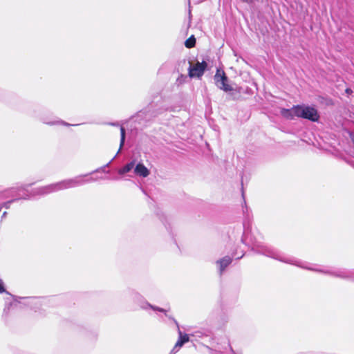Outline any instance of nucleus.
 I'll list each match as a JSON object with an SVG mask.
<instances>
[{
  "label": "nucleus",
  "instance_id": "f257e3e1",
  "mask_svg": "<svg viewBox=\"0 0 354 354\" xmlns=\"http://www.w3.org/2000/svg\"><path fill=\"white\" fill-rule=\"evenodd\" d=\"M252 250L255 252L272 258L281 262L292 264L309 270L330 274L336 277L346 278L347 276L342 271H332L328 269H318L313 267H306L301 262L292 257H284L280 252L270 245L266 244L261 239L250 238Z\"/></svg>",
  "mask_w": 354,
  "mask_h": 354
},
{
  "label": "nucleus",
  "instance_id": "f03ea898",
  "mask_svg": "<svg viewBox=\"0 0 354 354\" xmlns=\"http://www.w3.org/2000/svg\"><path fill=\"white\" fill-rule=\"evenodd\" d=\"M87 176L88 174L84 176H78L73 178L66 179L55 183L48 185L46 186L40 187L32 190L30 194L32 196H45L64 189L80 186L85 183L95 180V179L93 178H90L86 180H84L82 178L83 177Z\"/></svg>",
  "mask_w": 354,
  "mask_h": 354
},
{
  "label": "nucleus",
  "instance_id": "7ed1b4c3",
  "mask_svg": "<svg viewBox=\"0 0 354 354\" xmlns=\"http://www.w3.org/2000/svg\"><path fill=\"white\" fill-rule=\"evenodd\" d=\"M296 117L307 119L312 122H317L319 115L317 110L313 106L305 105H296Z\"/></svg>",
  "mask_w": 354,
  "mask_h": 354
},
{
  "label": "nucleus",
  "instance_id": "20e7f679",
  "mask_svg": "<svg viewBox=\"0 0 354 354\" xmlns=\"http://www.w3.org/2000/svg\"><path fill=\"white\" fill-rule=\"evenodd\" d=\"M133 301L137 304L140 308L144 310L151 309L154 311H158L160 313H165L166 310L164 308L151 305L149 304L141 295L138 292H134L132 295Z\"/></svg>",
  "mask_w": 354,
  "mask_h": 354
},
{
  "label": "nucleus",
  "instance_id": "39448f33",
  "mask_svg": "<svg viewBox=\"0 0 354 354\" xmlns=\"http://www.w3.org/2000/svg\"><path fill=\"white\" fill-rule=\"evenodd\" d=\"M188 63V72L190 77H201L207 66V64L205 61L201 62L197 61L195 64H193L191 62Z\"/></svg>",
  "mask_w": 354,
  "mask_h": 354
},
{
  "label": "nucleus",
  "instance_id": "423d86ee",
  "mask_svg": "<svg viewBox=\"0 0 354 354\" xmlns=\"http://www.w3.org/2000/svg\"><path fill=\"white\" fill-rule=\"evenodd\" d=\"M214 80L216 85L220 89L223 90L225 92L232 91V87L227 83V77L223 71L217 69L214 75Z\"/></svg>",
  "mask_w": 354,
  "mask_h": 354
},
{
  "label": "nucleus",
  "instance_id": "0eeeda50",
  "mask_svg": "<svg viewBox=\"0 0 354 354\" xmlns=\"http://www.w3.org/2000/svg\"><path fill=\"white\" fill-rule=\"evenodd\" d=\"M232 259L229 256H225L216 261V265L220 275H222L225 268L232 263Z\"/></svg>",
  "mask_w": 354,
  "mask_h": 354
},
{
  "label": "nucleus",
  "instance_id": "6e6552de",
  "mask_svg": "<svg viewBox=\"0 0 354 354\" xmlns=\"http://www.w3.org/2000/svg\"><path fill=\"white\" fill-rule=\"evenodd\" d=\"M134 172L136 175L143 178L147 177L150 174L149 170L141 162L135 166Z\"/></svg>",
  "mask_w": 354,
  "mask_h": 354
},
{
  "label": "nucleus",
  "instance_id": "1a4fd4ad",
  "mask_svg": "<svg viewBox=\"0 0 354 354\" xmlns=\"http://www.w3.org/2000/svg\"><path fill=\"white\" fill-rule=\"evenodd\" d=\"M125 137H126L125 129L122 126H120V148H119L116 155L104 166V167H108L111 164V162L115 158V157L119 154V153L120 152L122 148L124 146V142H125Z\"/></svg>",
  "mask_w": 354,
  "mask_h": 354
},
{
  "label": "nucleus",
  "instance_id": "9d476101",
  "mask_svg": "<svg viewBox=\"0 0 354 354\" xmlns=\"http://www.w3.org/2000/svg\"><path fill=\"white\" fill-rule=\"evenodd\" d=\"M295 109L296 106H293L290 109L283 108L281 110V114L283 118L288 120H292L296 117Z\"/></svg>",
  "mask_w": 354,
  "mask_h": 354
},
{
  "label": "nucleus",
  "instance_id": "9b49d317",
  "mask_svg": "<svg viewBox=\"0 0 354 354\" xmlns=\"http://www.w3.org/2000/svg\"><path fill=\"white\" fill-rule=\"evenodd\" d=\"M179 338L176 343V347L181 348L184 344L189 342V338L188 335L182 334V332L178 329Z\"/></svg>",
  "mask_w": 354,
  "mask_h": 354
},
{
  "label": "nucleus",
  "instance_id": "f8f14e48",
  "mask_svg": "<svg viewBox=\"0 0 354 354\" xmlns=\"http://www.w3.org/2000/svg\"><path fill=\"white\" fill-rule=\"evenodd\" d=\"M135 165H136L135 160L131 161L130 162H129L126 165H124L122 168L118 170V174L120 175H123L124 174L129 172L135 167Z\"/></svg>",
  "mask_w": 354,
  "mask_h": 354
},
{
  "label": "nucleus",
  "instance_id": "ddd939ff",
  "mask_svg": "<svg viewBox=\"0 0 354 354\" xmlns=\"http://www.w3.org/2000/svg\"><path fill=\"white\" fill-rule=\"evenodd\" d=\"M196 44V38L194 35H192L189 37L185 42V46L188 48H193Z\"/></svg>",
  "mask_w": 354,
  "mask_h": 354
},
{
  "label": "nucleus",
  "instance_id": "4468645a",
  "mask_svg": "<svg viewBox=\"0 0 354 354\" xmlns=\"http://www.w3.org/2000/svg\"><path fill=\"white\" fill-rule=\"evenodd\" d=\"M44 123L45 124H49V125H56V124H62V125H64V126H70L71 124L64 122V121H62V120H57V121H53V122H46V121H43Z\"/></svg>",
  "mask_w": 354,
  "mask_h": 354
},
{
  "label": "nucleus",
  "instance_id": "2eb2a0df",
  "mask_svg": "<svg viewBox=\"0 0 354 354\" xmlns=\"http://www.w3.org/2000/svg\"><path fill=\"white\" fill-rule=\"evenodd\" d=\"M25 299L28 304H36L40 301V299L37 297H26Z\"/></svg>",
  "mask_w": 354,
  "mask_h": 354
},
{
  "label": "nucleus",
  "instance_id": "dca6fc26",
  "mask_svg": "<svg viewBox=\"0 0 354 354\" xmlns=\"http://www.w3.org/2000/svg\"><path fill=\"white\" fill-rule=\"evenodd\" d=\"M165 310H166V312H165V313H165V316H166L167 317H168V319H169L172 320V321L175 323V324L177 326V327L178 328V323L177 322V321H176V319H175L172 316L169 315H167V311H168L167 310H166V309H165Z\"/></svg>",
  "mask_w": 354,
  "mask_h": 354
},
{
  "label": "nucleus",
  "instance_id": "f3484780",
  "mask_svg": "<svg viewBox=\"0 0 354 354\" xmlns=\"http://www.w3.org/2000/svg\"><path fill=\"white\" fill-rule=\"evenodd\" d=\"M4 292H6L4 284H3V281L1 279H0V293H3Z\"/></svg>",
  "mask_w": 354,
  "mask_h": 354
},
{
  "label": "nucleus",
  "instance_id": "a211bd4d",
  "mask_svg": "<svg viewBox=\"0 0 354 354\" xmlns=\"http://www.w3.org/2000/svg\"><path fill=\"white\" fill-rule=\"evenodd\" d=\"M179 349H180V348L176 347V345H175L174 346V348H172V350L171 351L169 354H175L176 353H177Z\"/></svg>",
  "mask_w": 354,
  "mask_h": 354
},
{
  "label": "nucleus",
  "instance_id": "6ab92c4d",
  "mask_svg": "<svg viewBox=\"0 0 354 354\" xmlns=\"http://www.w3.org/2000/svg\"><path fill=\"white\" fill-rule=\"evenodd\" d=\"M30 185H23L20 187H19V190H25V191H27V188L30 186Z\"/></svg>",
  "mask_w": 354,
  "mask_h": 354
},
{
  "label": "nucleus",
  "instance_id": "aec40b11",
  "mask_svg": "<svg viewBox=\"0 0 354 354\" xmlns=\"http://www.w3.org/2000/svg\"><path fill=\"white\" fill-rule=\"evenodd\" d=\"M107 124L111 125V126H114V127L120 126L118 122H109V123H107Z\"/></svg>",
  "mask_w": 354,
  "mask_h": 354
},
{
  "label": "nucleus",
  "instance_id": "412c9836",
  "mask_svg": "<svg viewBox=\"0 0 354 354\" xmlns=\"http://www.w3.org/2000/svg\"><path fill=\"white\" fill-rule=\"evenodd\" d=\"M352 90L351 88H346V93H348V94H351L352 93Z\"/></svg>",
  "mask_w": 354,
  "mask_h": 354
},
{
  "label": "nucleus",
  "instance_id": "4be33fe9",
  "mask_svg": "<svg viewBox=\"0 0 354 354\" xmlns=\"http://www.w3.org/2000/svg\"><path fill=\"white\" fill-rule=\"evenodd\" d=\"M351 140H352V142H353V143L354 145V133L351 134Z\"/></svg>",
  "mask_w": 354,
  "mask_h": 354
},
{
  "label": "nucleus",
  "instance_id": "5701e85b",
  "mask_svg": "<svg viewBox=\"0 0 354 354\" xmlns=\"http://www.w3.org/2000/svg\"><path fill=\"white\" fill-rule=\"evenodd\" d=\"M12 201H8V203H5V206L6 208L8 207V205L11 203Z\"/></svg>",
  "mask_w": 354,
  "mask_h": 354
},
{
  "label": "nucleus",
  "instance_id": "b1692460",
  "mask_svg": "<svg viewBox=\"0 0 354 354\" xmlns=\"http://www.w3.org/2000/svg\"><path fill=\"white\" fill-rule=\"evenodd\" d=\"M243 256H244V254H242L241 255L236 257V259H241Z\"/></svg>",
  "mask_w": 354,
  "mask_h": 354
},
{
  "label": "nucleus",
  "instance_id": "393cba45",
  "mask_svg": "<svg viewBox=\"0 0 354 354\" xmlns=\"http://www.w3.org/2000/svg\"><path fill=\"white\" fill-rule=\"evenodd\" d=\"M200 334H201V333H200V332H196V335H195V336H196V337H201V335H200Z\"/></svg>",
  "mask_w": 354,
  "mask_h": 354
},
{
  "label": "nucleus",
  "instance_id": "a878e982",
  "mask_svg": "<svg viewBox=\"0 0 354 354\" xmlns=\"http://www.w3.org/2000/svg\"><path fill=\"white\" fill-rule=\"evenodd\" d=\"M228 346H229V347H230V348L231 352H232L233 354H234V351H233L232 348L230 346V344H228Z\"/></svg>",
  "mask_w": 354,
  "mask_h": 354
},
{
  "label": "nucleus",
  "instance_id": "bb28decb",
  "mask_svg": "<svg viewBox=\"0 0 354 354\" xmlns=\"http://www.w3.org/2000/svg\"><path fill=\"white\" fill-rule=\"evenodd\" d=\"M186 77H186V76H185V75H180V78L185 79Z\"/></svg>",
  "mask_w": 354,
  "mask_h": 354
},
{
  "label": "nucleus",
  "instance_id": "cd10ccee",
  "mask_svg": "<svg viewBox=\"0 0 354 354\" xmlns=\"http://www.w3.org/2000/svg\"><path fill=\"white\" fill-rule=\"evenodd\" d=\"M6 212H3V215H2V217L5 216H6Z\"/></svg>",
  "mask_w": 354,
  "mask_h": 354
},
{
  "label": "nucleus",
  "instance_id": "c85d7f7f",
  "mask_svg": "<svg viewBox=\"0 0 354 354\" xmlns=\"http://www.w3.org/2000/svg\"><path fill=\"white\" fill-rule=\"evenodd\" d=\"M1 93H2V91H1V89L0 88V96L1 95Z\"/></svg>",
  "mask_w": 354,
  "mask_h": 354
}]
</instances>
